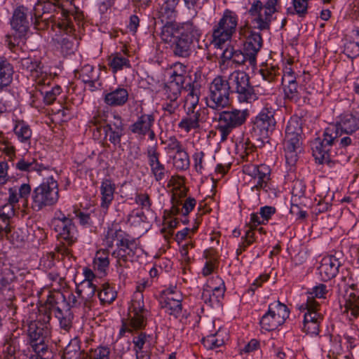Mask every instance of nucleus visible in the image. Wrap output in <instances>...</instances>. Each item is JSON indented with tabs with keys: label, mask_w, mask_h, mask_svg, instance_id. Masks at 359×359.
I'll return each instance as SVG.
<instances>
[{
	"label": "nucleus",
	"mask_w": 359,
	"mask_h": 359,
	"mask_svg": "<svg viewBox=\"0 0 359 359\" xmlns=\"http://www.w3.org/2000/svg\"><path fill=\"white\" fill-rule=\"evenodd\" d=\"M327 292L325 285L318 284L308 293L306 302L298 306V309L304 312V330L308 334L317 335L319 332V326L323 317L320 313V305L314 298H325Z\"/></svg>",
	"instance_id": "nucleus-1"
},
{
	"label": "nucleus",
	"mask_w": 359,
	"mask_h": 359,
	"mask_svg": "<svg viewBox=\"0 0 359 359\" xmlns=\"http://www.w3.org/2000/svg\"><path fill=\"white\" fill-rule=\"evenodd\" d=\"M31 194V186L28 183H23L20 186L11 187L8 189V196L5 198L6 203L0 208V230H5L10 235L12 233L11 219L15 215L16 205L20 199L27 203Z\"/></svg>",
	"instance_id": "nucleus-2"
},
{
	"label": "nucleus",
	"mask_w": 359,
	"mask_h": 359,
	"mask_svg": "<svg viewBox=\"0 0 359 359\" xmlns=\"http://www.w3.org/2000/svg\"><path fill=\"white\" fill-rule=\"evenodd\" d=\"M48 176L32 193L31 207L34 211H39L43 208L57 203L59 199V188L57 180L52 175L47 172Z\"/></svg>",
	"instance_id": "nucleus-3"
},
{
	"label": "nucleus",
	"mask_w": 359,
	"mask_h": 359,
	"mask_svg": "<svg viewBox=\"0 0 359 359\" xmlns=\"http://www.w3.org/2000/svg\"><path fill=\"white\" fill-rule=\"evenodd\" d=\"M278 0H267L265 4L260 1H254L248 15L250 23L252 28L260 31L269 29L273 20V15L276 12Z\"/></svg>",
	"instance_id": "nucleus-4"
},
{
	"label": "nucleus",
	"mask_w": 359,
	"mask_h": 359,
	"mask_svg": "<svg viewBox=\"0 0 359 359\" xmlns=\"http://www.w3.org/2000/svg\"><path fill=\"white\" fill-rule=\"evenodd\" d=\"M238 21V18L235 12L225 10L222 18L212 28V44L221 48L226 42L231 40L236 30Z\"/></svg>",
	"instance_id": "nucleus-5"
},
{
	"label": "nucleus",
	"mask_w": 359,
	"mask_h": 359,
	"mask_svg": "<svg viewBox=\"0 0 359 359\" xmlns=\"http://www.w3.org/2000/svg\"><path fill=\"white\" fill-rule=\"evenodd\" d=\"M343 133L339 132L337 135V137L330 142L327 144L325 142V130L323 133V138H316L311 144V149L313 156L315 159L318 161L319 163H329L331 158L333 156V151L332 150V147H340L341 148H345L352 143V139L347 135L341 137Z\"/></svg>",
	"instance_id": "nucleus-6"
},
{
	"label": "nucleus",
	"mask_w": 359,
	"mask_h": 359,
	"mask_svg": "<svg viewBox=\"0 0 359 359\" xmlns=\"http://www.w3.org/2000/svg\"><path fill=\"white\" fill-rule=\"evenodd\" d=\"M249 80L245 72L238 70L233 71L226 79L230 92L237 94V99L241 103H250L257 99V93L250 86Z\"/></svg>",
	"instance_id": "nucleus-7"
},
{
	"label": "nucleus",
	"mask_w": 359,
	"mask_h": 359,
	"mask_svg": "<svg viewBox=\"0 0 359 359\" xmlns=\"http://www.w3.org/2000/svg\"><path fill=\"white\" fill-rule=\"evenodd\" d=\"M218 111L215 117L216 128L220 133L222 141H225L233 129L242 126L249 115L247 109H222Z\"/></svg>",
	"instance_id": "nucleus-8"
},
{
	"label": "nucleus",
	"mask_w": 359,
	"mask_h": 359,
	"mask_svg": "<svg viewBox=\"0 0 359 359\" xmlns=\"http://www.w3.org/2000/svg\"><path fill=\"white\" fill-rule=\"evenodd\" d=\"M147 313L148 311L144 308L142 293L135 292L129 308L130 319L123 322L119 337H123L126 332H132L133 330L142 329L145 325Z\"/></svg>",
	"instance_id": "nucleus-9"
},
{
	"label": "nucleus",
	"mask_w": 359,
	"mask_h": 359,
	"mask_svg": "<svg viewBox=\"0 0 359 359\" xmlns=\"http://www.w3.org/2000/svg\"><path fill=\"white\" fill-rule=\"evenodd\" d=\"M229 86L222 76L215 77L209 85L206 97L207 106L216 111H221L230 104Z\"/></svg>",
	"instance_id": "nucleus-10"
},
{
	"label": "nucleus",
	"mask_w": 359,
	"mask_h": 359,
	"mask_svg": "<svg viewBox=\"0 0 359 359\" xmlns=\"http://www.w3.org/2000/svg\"><path fill=\"white\" fill-rule=\"evenodd\" d=\"M359 130V112L351 111L340 114L335 124L330 125L325 129V142L327 144L332 142L341 132L352 135Z\"/></svg>",
	"instance_id": "nucleus-11"
},
{
	"label": "nucleus",
	"mask_w": 359,
	"mask_h": 359,
	"mask_svg": "<svg viewBox=\"0 0 359 359\" xmlns=\"http://www.w3.org/2000/svg\"><path fill=\"white\" fill-rule=\"evenodd\" d=\"M243 171L246 178H249V183L252 185V190L263 189L267 191L270 188L271 168L269 165L246 164L243 166Z\"/></svg>",
	"instance_id": "nucleus-12"
},
{
	"label": "nucleus",
	"mask_w": 359,
	"mask_h": 359,
	"mask_svg": "<svg viewBox=\"0 0 359 359\" xmlns=\"http://www.w3.org/2000/svg\"><path fill=\"white\" fill-rule=\"evenodd\" d=\"M288 317L287 306L279 301L275 302L269 304L268 312L260 320V325L265 330H273L283 324Z\"/></svg>",
	"instance_id": "nucleus-13"
},
{
	"label": "nucleus",
	"mask_w": 359,
	"mask_h": 359,
	"mask_svg": "<svg viewBox=\"0 0 359 359\" xmlns=\"http://www.w3.org/2000/svg\"><path fill=\"white\" fill-rule=\"evenodd\" d=\"M240 39L243 40L244 51L249 57L250 63H255L256 55L260 50L263 40L259 32L252 30L250 27L245 25L241 27L238 30Z\"/></svg>",
	"instance_id": "nucleus-14"
},
{
	"label": "nucleus",
	"mask_w": 359,
	"mask_h": 359,
	"mask_svg": "<svg viewBox=\"0 0 359 359\" xmlns=\"http://www.w3.org/2000/svg\"><path fill=\"white\" fill-rule=\"evenodd\" d=\"M274 114L275 109L267 104L256 116L253 130L260 138H267L275 129Z\"/></svg>",
	"instance_id": "nucleus-15"
},
{
	"label": "nucleus",
	"mask_w": 359,
	"mask_h": 359,
	"mask_svg": "<svg viewBox=\"0 0 359 359\" xmlns=\"http://www.w3.org/2000/svg\"><path fill=\"white\" fill-rule=\"evenodd\" d=\"M116 248L112 252L111 256L116 259L117 264L120 266L122 265V262L133 259L141 250L137 241L128 234L121 242L116 243Z\"/></svg>",
	"instance_id": "nucleus-16"
},
{
	"label": "nucleus",
	"mask_w": 359,
	"mask_h": 359,
	"mask_svg": "<svg viewBox=\"0 0 359 359\" xmlns=\"http://www.w3.org/2000/svg\"><path fill=\"white\" fill-rule=\"evenodd\" d=\"M54 229L57 238L67 245H72L77 240L78 231L72 220L65 216L54 220Z\"/></svg>",
	"instance_id": "nucleus-17"
},
{
	"label": "nucleus",
	"mask_w": 359,
	"mask_h": 359,
	"mask_svg": "<svg viewBox=\"0 0 359 359\" xmlns=\"http://www.w3.org/2000/svg\"><path fill=\"white\" fill-rule=\"evenodd\" d=\"M20 67L25 70L35 81L36 84L49 83L51 81V76L43 69L41 62L32 57L21 59Z\"/></svg>",
	"instance_id": "nucleus-18"
},
{
	"label": "nucleus",
	"mask_w": 359,
	"mask_h": 359,
	"mask_svg": "<svg viewBox=\"0 0 359 359\" xmlns=\"http://www.w3.org/2000/svg\"><path fill=\"white\" fill-rule=\"evenodd\" d=\"M208 109H200L198 111H187L186 115L178 123V128L184 133H189L201 128L208 117Z\"/></svg>",
	"instance_id": "nucleus-19"
},
{
	"label": "nucleus",
	"mask_w": 359,
	"mask_h": 359,
	"mask_svg": "<svg viewBox=\"0 0 359 359\" xmlns=\"http://www.w3.org/2000/svg\"><path fill=\"white\" fill-rule=\"evenodd\" d=\"M167 74L169 75V79L165 88L182 92L185 80L188 76L187 67L182 63L176 62L170 67Z\"/></svg>",
	"instance_id": "nucleus-20"
},
{
	"label": "nucleus",
	"mask_w": 359,
	"mask_h": 359,
	"mask_svg": "<svg viewBox=\"0 0 359 359\" xmlns=\"http://www.w3.org/2000/svg\"><path fill=\"white\" fill-rule=\"evenodd\" d=\"M28 9L23 6L16 8L11 20V26L14 32V38L21 39L25 36L29 29L27 20Z\"/></svg>",
	"instance_id": "nucleus-21"
},
{
	"label": "nucleus",
	"mask_w": 359,
	"mask_h": 359,
	"mask_svg": "<svg viewBox=\"0 0 359 359\" xmlns=\"http://www.w3.org/2000/svg\"><path fill=\"white\" fill-rule=\"evenodd\" d=\"M341 264V262L334 255L324 257L318 268L321 280L327 281L335 277Z\"/></svg>",
	"instance_id": "nucleus-22"
},
{
	"label": "nucleus",
	"mask_w": 359,
	"mask_h": 359,
	"mask_svg": "<svg viewBox=\"0 0 359 359\" xmlns=\"http://www.w3.org/2000/svg\"><path fill=\"white\" fill-rule=\"evenodd\" d=\"M283 147L286 163L294 165L302 151V137H285Z\"/></svg>",
	"instance_id": "nucleus-23"
},
{
	"label": "nucleus",
	"mask_w": 359,
	"mask_h": 359,
	"mask_svg": "<svg viewBox=\"0 0 359 359\" xmlns=\"http://www.w3.org/2000/svg\"><path fill=\"white\" fill-rule=\"evenodd\" d=\"M224 291L225 287L223 281L217 277L214 280L208 281L204 286L202 298L205 301L209 299L210 302L214 300L219 302L224 296Z\"/></svg>",
	"instance_id": "nucleus-24"
},
{
	"label": "nucleus",
	"mask_w": 359,
	"mask_h": 359,
	"mask_svg": "<svg viewBox=\"0 0 359 359\" xmlns=\"http://www.w3.org/2000/svg\"><path fill=\"white\" fill-rule=\"evenodd\" d=\"M128 92L123 87H118L110 91L103 93V100L106 104L110 107H121L124 105L128 100Z\"/></svg>",
	"instance_id": "nucleus-25"
},
{
	"label": "nucleus",
	"mask_w": 359,
	"mask_h": 359,
	"mask_svg": "<svg viewBox=\"0 0 359 359\" xmlns=\"http://www.w3.org/2000/svg\"><path fill=\"white\" fill-rule=\"evenodd\" d=\"M147 156L152 175L156 181H161L165 176L166 170L164 165L160 162L159 154L154 147L148 149Z\"/></svg>",
	"instance_id": "nucleus-26"
},
{
	"label": "nucleus",
	"mask_w": 359,
	"mask_h": 359,
	"mask_svg": "<svg viewBox=\"0 0 359 359\" xmlns=\"http://www.w3.org/2000/svg\"><path fill=\"white\" fill-rule=\"evenodd\" d=\"M154 123V117L152 114H142L130 126V131L139 136H144L149 132Z\"/></svg>",
	"instance_id": "nucleus-27"
},
{
	"label": "nucleus",
	"mask_w": 359,
	"mask_h": 359,
	"mask_svg": "<svg viewBox=\"0 0 359 359\" xmlns=\"http://www.w3.org/2000/svg\"><path fill=\"white\" fill-rule=\"evenodd\" d=\"M182 297L181 294H177L176 297H161L160 299V304L163 309L170 316L177 318L182 313Z\"/></svg>",
	"instance_id": "nucleus-28"
},
{
	"label": "nucleus",
	"mask_w": 359,
	"mask_h": 359,
	"mask_svg": "<svg viewBox=\"0 0 359 359\" xmlns=\"http://www.w3.org/2000/svg\"><path fill=\"white\" fill-rule=\"evenodd\" d=\"M341 313L349 320H353L359 316V295L350 293L346 298L344 304L341 307Z\"/></svg>",
	"instance_id": "nucleus-29"
},
{
	"label": "nucleus",
	"mask_w": 359,
	"mask_h": 359,
	"mask_svg": "<svg viewBox=\"0 0 359 359\" xmlns=\"http://www.w3.org/2000/svg\"><path fill=\"white\" fill-rule=\"evenodd\" d=\"M101 207L107 209L114 198L116 189L115 183L110 179L102 180L100 185Z\"/></svg>",
	"instance_id": "nucleus-30"
},
{
	"label": "nucleus",
	"mask_w": 359,
	"mask_h": 359,
	"mask_svg": "<svg viewBox=\"0 0 359 359\" xmlns=\"http://www.w3.org/2000/svg\"><path fill=\"white\" fill-rule=\"evenodd\" d=\"M15 168L20 171H36L41 176L44 175V172H55V170L50 169L48 166L39 163L34 159L21 158L15 163Z\"/></svg>",
	"instance_id": "nucleus-31"
},
{
	"label": "nucleus",
	"mask_w": 359,
	"mask_h": 359,
	"mask_svg": "<svg viewBox=\"0 0 359 359\" xmlns=\"http://www.w3.org/2000/svg\"><path fill=\"white\" fill-rule=\"evenodd\" d=\"M127 235L128 233L121 230L118 224H113L108 228L104 234L103 245L108 248H111L114 246V241L120 243Z\"/></svg>",
	"instance_id": "nucleus-32"
},
{
	"label": "nucleus",
	"mask_w": 359,
	"mask_h": 359,
	"mask_svg": "<svg viewBox=\"0 0 359 359\" xmlns=\"http://www.w3.org/2000/svg\"><path fill=\"white\" fill-rule=\"evenodd\" d=\"M178 29L177 37L189 39L191 43L198 41L201 35L198 27L190 21L178 24Z\"/></svg>",
	"instance_id": "nucleus-33"
},
{
	"label": "nucleus",
	"mask_w": 359,
	"mask_h": 359,
	"mask_svg": "<svg viewBox=\"0 0 359 359\" xmlns=\"http://www.w3.org/2000/svg\"><path fill=\"white\" fill-rule=\"evenodd\" d=\"M97 286L92 280H83L76 287V293L86 304L95 296Z\"/></svg>",
	"instance_id": "nucleus-34"
},
{
	"label": "nucleus",
	"mask_w": 359,
	"mask_h": 359,
	"mask_svg": "<svg viewBox=\"0 0 359 359\" xmlns=\"http://www.w3.org/2000/svg\"><path fill=\"white\" fill-rule=\"evenodd\" d=\"M179 0H159L158 15L161 20H172L177 16Z\"/></svg>",
	"instance_id": "nucleus-35"
},
{
	"label": "nucleus",
	"mask_w": 359,
	"mask_h": 359,
	"mask_svg": "<svg viewBox=\"0 0 359 359\" xmlns=\"http://www.w3.org/2000/svg\"><path fill=\"white\" fill-rule=\"evenodd\" d=\"M181 92L165 88V101L162 109L168 114H174L180 107L179 97Z\"/></svg>",
	"instance_id": "nucleus-36"
},
{
	"label": "nucleus",
	"mask_w": 359,
	"mask_h": 359,
	"mask_svg": "<svg viewBox=\"0 0 359 359\" xmlns=\"http://www.w3.org/2000/svg\"><path fill=\"white\" fill-rule=\"evenodd\" d=\"M249 59L246 53H243L239 50H234L233 48H226L222 53V61L224 63L226 61L231 62L235 67L243 65L247 59Z\"/></svg>",
	"instance_id": "nucleus-37"
},
{
	"label": "nucleus",
	"mask_w": 359,
	"mask_h": 359,
	"mask_svg": "<svg viewBox=\"0 0 359 359\" xmlns=\"http://www.w3.org/2000/svg\"><path fill=\"white\" fill-rule=\"evenodd\" d=\"M13 130L21 143L29 146L32 132L27 123L24 121H16Z\"/></svg>",
	"instance_id": "nucleus-38"
},
{
	"label": "nucleus",
	"mask_w": 359,
	"mask_h": 359,
	"mask_svg": "<svg viewBox=\"0 0 359 359\" xmlns=\"http://www.w3.org/2000/svg\"><path fill=\"white\" fill-rule=\"evenodd\" d=\"M51 81L49 83L36 84L41 94L43 96L46 104H50L55 100L57 96L60 94L61 88L59 86L55 85L50 87Z\"/></svg>",
	"instance_id": "nucleus-39"
},
{
	"label": "nucleus",
	"mask_w": 359,
	"mask_h": 359,
	"mask_svg": "<svg viewBox=\"0 0 359 359\" xmlns=\"http://www.w3.org/2000/svg\"><path fill=\"white\" fill-rule=\"evenodd\" d=\"M108 65L113 72L122 70L124 68L130 67V61L128 57L121 53L111 54L107 59Z\"/></svg>",
	"instance_id": "nucleus-40"
},
{
	"label": "nucleus",
	"mask_w": 359,
	"mask_h": 359,
	"mask_svg": "<svg viewBox=\"0 0 359 359\" xmlns=\"http://www.w3.org/2000/svg\"><path fill=\"white\" fill-rule=\"evenodd\" d=\"M109 250L107 249H101L97 251L93 259L95 270L100 273H105L109 265Z\"/></svg>",
	"instance_id": "nucleus-41"
},
{
	"label": "nucleus",
	"mask_w": 359,
	"mask_h": 359,
	"mask_svg": "<svg viewBox=\"0 0 359 359\" xmlns=\"http://www.w3.org/2000/svg\"><path fill=\"white\" fill-rule=\"evenodd\" d=\"M191 44L189 39L177 37L172 48L174 55L182 57H189L191 53Z\"/></svg>",
	"instance_id": "nucleus-42"
},
{
	"label": "nucleus",
	"mask_w": 359,
	"mask_h": 359,
	"mask_svg": "<svg viewBox=\"0 0 359 359\" xmlns=\"http://www.w3.org/2000/svg\"><path fill=\"white\" fill-rule=\"evenodd\" d=\"M178 29L177 23H166L161 28L160 33L161 39L165 43H172L177 39Z\"/></svg>",
	"instance_id": "nucleus-43"
},
{
	"label": "nucleus",
	"mask_w": 359,
	"mask_h": 359,
	"mask_svg": "<svg viewBox=\"0 0 359 359\" xmlns=\"http://www.w3.org/2000/svg\"><path fill=\"white\" fill-rule=\"evenodd\" d=\"M29 334L32 342V347L36 351H43L44 349V338L41 335V330L35 327L34 324H31L29 327Z\"/></svg>",
	"instance_id": "nucleus-44"
},
{
	"label": "nucleus",
	"mask_w": 359,
	"mask_h": 359,
	"mask_svg": "<svg viewBox=\"0 0 359 359\" xmlns=\"http://www.w3.org/2000/svg\"><path fill=\"white\" fill-rule=\"evenodd\" d=\"M55 316L57 318L61 328L67 330L71 327L72 315L67 308L62 310L59 307L53 309Z\"/></svg>",
	"instance_id": "nucleus-45"
},
{
	"label": "nucleus",
	"mask_w": 359,
	"mask_h": 359,
	"mask_svg": "<svg viewBox=\"0 0 359 359\" xmlns=\"http://www.w3.org/2000/svg\"><path fill=\"white\" fill-rule=\"evenodd\" d=\"M79 77L84 83H88L90 87H94L98 76L97 72L92 65H86L80 70Z\"/></svg>",
	"instance_id": "nucleus-46"
},
{
	"label": "nucleus",
	"mask_w": 359,
	"mask_h": 359,
	"mask_svg": "<svg viewBox=\"0 0 359 359\" xmlns=\"http://www.w3.org/2000/svg\"><path fill=\"white\" fill-rule=\"evenodd\" d=\"M13 74V67L9 63L5 62L0 63V89L11 83Z\"/></svg>",
	"instance_id": "nucleus-47"
},
{
	"label": "nucleus",
	"mask_w": 359,
	"mask_h": 359,
	"mask_svg": "<svg viewBox=\"0 0 359 359\" xmlns=\"http://www.w3.org/2000/svg\"><path fill=\"white\" fill-rule=\"evenodd\" d=\"M302 123L297 118H292L285 128V137H302Z\"/></svg>",
	"instance_id": "nucleus-48"
},
{
	"label": "nucleus",
	"mask_w": 359,
	"mask_h": 359,
	"mask_svg": "<svg viewBox=\"0 0 359 359\" xmlns=\"http://www.w3.org/2000/svg\"><path fill=\"white\" fill-rule=\"evenodd\" d=\"M97 296L102 304H111L116 297V292L108 283H104Z\"/></svg>",
	"instance_id": "nucleus-49"
},
{
	"label": "nucleus",
	"mask_w": 359,
	"mask_h": 359,
	"mask_svg": "<svg viewBox=\"0 0 359 359\" xmlns=\"http://www.w3.org/2000/svg\"><path fill=\"white\" fill-rule=\"evenodd\" d=\"M173 165L180 170H187L189 166V158L184 149L176 152L173 156Z\"/></svg>",
	"instance_id": "nucleus-50"
},
{
	"label": "nucleus",
	"mask_w": 359,
	"mask_h": 359,
	"mask_svg": "<svg viewBox=\"0 0 359 359\" xmlns=\"http://www.w3.org/2000/svg\"><path fill=\"white\" fill-rule=\"evenodd\" d=\"M196 201L193 198H188L184 203H180L182 205L180 208L179 205L173 204L172 207V212L173 214H182V215H187L195 207Z\"/></svg>",
	"instance_id": "nucleus-51"
},
{
	"label": "nucleus",
	"mask_w": 359,
	"mask_h": 359,
	"mask_svg": "<svg viewBox=\"0 0 359 359\" xmlns=\"http://www.w3.org/2000/svg\"><path fill=\"white\" fill-rule=\"evenodd\" d=\"M286 83L284 88L285 96L290 100L297 102L301 97V92L296 80Z\"/></svg>",
	"instance_id": "nucleus-52"
},
{
	"label": "nucleus",
	"mask_w": 359,
	"mask_h": 359,
	"mask_svg": "<svg viewBox=\"0 0 359 359\" xmlns=\"http://www.w3.org/2000/svg\"><path fill=\"white\" fill-rule=\"evenodd\" d=\"M198 100L199 97L198 94L194 90H191L188 93L185 100L184 107L186 108V111H198L200 109H206L205 108L198 107Z\"/></svg>",
	"instance_id": "nucleus-53"
},
{
	"label": "nucleus",
	"mask_w": 359,
	"mask_h": 359,
	"mask_svg": "<svg viewBox=\"0 0 359 359\" xmlns=\"http://www.w3.org/2000/svg\"><path fill=\"white\" fill-rule=\"evenodd\" d=\"M204 346L208 349H213L221 346L224 343V339L221 337V333L207 336L203 339Z\"/></svg>",
	"instance_id": "nucleus-54"
},
{
	"label": "nucleus",
	"mask_w": 359,
	"mask_h": 359,
	"mask_svg": "<svg viewBox=\"0 0 359 359\" xmlns=\"http://www.w3.org/2000/svg\"><path fill=\"white\" fill-rule=\"evenodd\" d=\"M63 1L64 0H40L35 9L38 11L41 7L43 13H49L54 11L56 6H63Z\"/></svg>",
	"instance_id": "nucleus-55"
},
{
	"label": "nucleus",
	"mask_w": 359,
	"mask_h": 359,
	"mask_svg": "<svg viewBox=\"0 0 359 359\" xmlns=\"http://www.w3.org/2000/svg\"><path fill=\"white\" fill-rule=\"evenodd\" d=\"M106 135L109 137V140L114 145H118L121 143V137L124 134V130H114L104 128Z\"/></svg>",
	"instance_id": "nucleus-56"
},
{
	"label": "nucleus",
	"mask_w": 359,
	"mask_h": 359,
	"mask_svg": "<svg viewBox=\"0 0 359 359\" xmlns=\"http://www.w3.org/2000/svg\"><path fill=\"white\" fill-rule=\"evenodd\" d=\"M309 0H292L294 13L299 16H304L307 13Z\"/></svg>",
	"instance_id": "nucleus-57"
},
{
	"label": "nucleus",
	"mask_w": 359,
	"mask_h": 359,
	"mask_svg": "<svg viewBox=\"0 0 359 359\" xmlns=\"http://www.w3.org/2000/svg\"><path fill=\"white\" fill-rule=\"evenodd\" d=\"M109 349L107 347H98L90 355V359H109Z\"/></svg>",
	"instance_id": "nucleus-58"
},
{
	"label": "nucleus",
	"mask_w": 359,
	"mask_h": 359,
	"mask_svg": "<svg viewBox=\"0 0 359 359\" xmlns=\"http://www.w3.org/2000/svg\"><path fill=\"white\" fill-rule=\"evenodd\" d=\"M135 202L140 205L142 209L149 210L151 203L148 194H138L135 196Z\"/></svg>",
	"instance_id": "nucleus-59"
},
{
	"label": "nucleus",
	"mask_w": 359,
	"mask_h": 359,
	"mask_svg": "<svg viewBox=\"0 0 359 359\" xmlns=\"http://www.w3.org/2000/svg\"><path fill=\"white\" fill-rule=\"evenodd\" d=\"M79 347L76 341H71V343L65 348L64 351V359L71 358L78 354Z\"/></svg>",
	"instance_id": "nucleus-60"
},
{
	"label": "nucleus",
	"mask_w": 359,
	"mask_h": 359,
	"mask_svg": "<svg viewBox=\"0 0 359 359\" xmlns=\"http://www.w3.org/2000/svg\"><path fill=\"white\" fill-rule=\"evenodd\" d=\"M281 79L283 83H290L296 80V76L292 69L291 65L288 64L285 67Z\"/></svg>",
	"instance_id": "nucleus-61"
},
{
	"label": "nucleus",
	"mask_w": 359,
	"mask_h": 359,
	"mask_svg": "<svg viewBox=\"0 0 359 359\" xmlns=\"http://www.w3.org/2000/svg\"><path fill=\"white\" fill-rule=\"evenodd\" d=\"M55 265L54 255L47 254L41 259L40 266L45 270L51 269Z\"/></svg>",
	"instance_id": "nucleus-62"
},
{
	"label": "nucleus",
	"mask_w": 359,
	"mask_h": 359,
	"mask_svg": "<svg viewBox=\"0 0 359 359\" xmlns=\"http://www.w3.org/2000/svg\"><path fill=\"white\" fill-rule=\"evenodd\" d=\"M259 347V343L256 339H251L243 348H241V354H249L257 350Z\"/></svg>",
	"instance_id": "nucleus-63"
},
{
	"label": "nucleus",
	"mask_w": 359,
	"mask_h": 359,
	"mask_svg": "<svg viewBox=\"0 0 359 359\" xmlns=\"http://www.w3.org/2000/svg\"><path fill=\"white\" fill-rule=\"evenodd\" d=\"M345 51L350 57L359 55V44L355 41H350L345 45Z\"/></svg>",
	"instance_id": "nucleus-64"
}]
</instances>
